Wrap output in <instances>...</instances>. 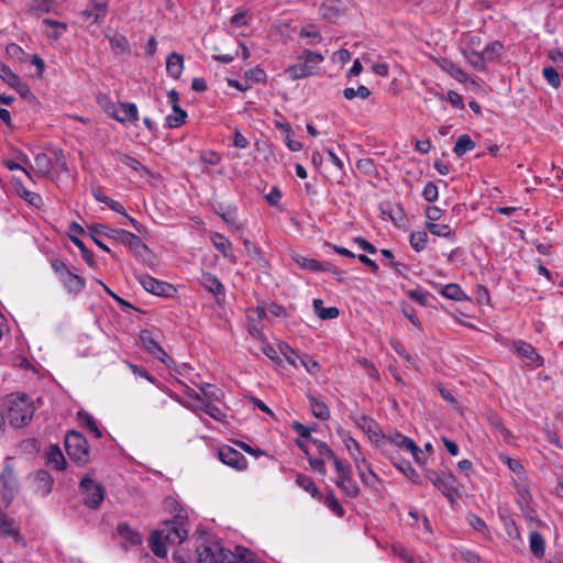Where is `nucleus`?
<instances>
[{
  "label": "nucleus",
  "instance_id": "1",
  "mask_svg": "<svg viewBox=\"0 0 563 563\" xmlns=\"http://www.w3.org/2000/svg\"><path fill=\"white\" fill-rule=\"evenodd\" d=\"M187 536V530L179 521L166 520L158 530L152 533L150 539L151 549L156 556L164 558L167 554L168 545L183 543Z\"/></svg>",
  "mask_w": 563,
  "mask_h": 563
},
{
  "label": "nucleus",
  "instance_id": "2",
  "mask_svg": "<svg viewBox=\"0 0 563 563\" xmlns=\"http://www.w3.org/2000/svg\"><path fill=\"white\" fill-rule=\"evenodd\" d=\"M34 415V406L24 394H11L7 399V420L13 428L26 426Z\"/></svg>",
  "mask_w": 563,
  "mask_h": 563
},
{
  "label": "nucleus",
  "instance_id": "3",
  "mask_svg": "<svg viewBox=\"0 0 563 563\" xmlns=\"http://www.w3.org/2000/svg\"><path fill=\"white\" fill-rule=\"evenodd\" d=\"M87 230L93 242L106 252H110V249L101 242L100 236H109V239H113L131 245L139 244L141 242L137 235L122 229H112L106 224H89L87 225Z\"/></svg>",
  "mask_w": 563,
  "mask_h": 563
},
{
  "label": "nucleus",
  "instance_id": "4",
  "mask_svg": "<svg viewBox=\"0 0 563 563\" xmlns=\"http://www.w3.org/2000/svg\"><path fill=\"white\" fill-rule=\"evenodd\" d=\"M323 59L324 58L321 54L305 49L299 57V63L289 66L286 69V75L291 80L312 76L317 73L318 66L323 62Z\"/></svg>",
  "mask_w": 563,
  "mask_h": 563
},
{
  "label": "nucleus",
  "instance_id": "5",
  "mask_svg": "<svg viewBox=\"0 0 563 563\" xmlns=\"http://www.w3.org/2000/svg\"><path fill=\"white\" fill-rule=\"evenodd\" d=\"M65 448L68 456L77 464L85 465L89 462L88 442L81 433L68 432L65 438Z\"/></svg>",
  "mask_w": 563,
  "mask_h": 563
},
{
  "label": "nucleus",
  "instance_id": "6",
  "mask_svg": "<svg viewBox=\"0 0 563 563\" xmlns=\"http://www.w3.org/2000/svg\"><path fill=\"white\" fill-rule=\"evenodd\" d=\"M19 485L14 475L10 459L5 460L4 467L0 474V499L4 507H8L18 493Z\"/></svg>",
  "mask_w": 563,
  "mask_h": 563
},
{
  "label": "nucleus",
  "instance_id": "7",
  "mask_svg": "<svg viewBox=\"0 0 563 563\" xmlns=\"http://www.w3.org/2000/svg\"><path fill=\"white\" fill-rule=\"evenodd\" d=\"M140 342L142 347L152 356L159 360L163 364L169 366L172 363L170 356L159 345L157 335L152 330H142L140 332Z\"/></svg>",
  "mask_w": 563,
  "mask_h": 563
},
{
  "label": "nucleus",
  "instance_id": "8",
  "mask_svg": "<svg viewBox=\"0 0 563 563\" xmlns=\"http://www.w3.org/2000/svg\"><path fill=\"white\" fill-rule=\"evenodd\" d=\"M80 490L84 495V503L89 508H98L104 499V488L89 476L80 482Z\"/></svg>",
  "mask_w": 563,
  "mask_h": 563
},
{
  "label": "nucleus",
  "instance_id": "9",
  "mask_svg": "<svg viewBox=\"0 0 563 563\" xmlns=\"http://www.w3.org/2000/svg\"><path fill=\"white\" fill-rule=\"evenodd\" d=\"M427 478L432 485L442 492V494L451 501L454 500V495L459 490V485L455 476L451 473L440 475L433 471L428 472Z\"/></svg>",
  "mask_w": 563,
  "mask_h": 563
},
{
  "label": "nucleus",
  "instance_id": "10",
  "mask_svg": "<svg viewBox=\"0 0 563 563\" xmlns=\"http://www.w3.org/2000/svg\"><path fill=\"white\" fill-rule=\"evenodd\" d=\"M198 563H225L229 560L231 552L225 551L218 543L206 545L202 549H197Z\"/></svg>",
  "mask_w": 563,
  "mask_h": 563
},
{
  "label": "nucleus",
  "instance_id": "11",
  "mask_svg": "<svg viewBox=\"0 0 563 563\" xmlns=\"http://www.w3.org/2000/svg\"><path fill=\"white\" fill-rule=\"evenodd\" d=\"M220 461L238 471H244L247 467V460L245 456L231 446H222L218 451Z\"/></svg>",
  "mask_w": 563,
  "mask_h": 563
},
{
  "label": "nucleus",
  "instance_id": "12",
  "mask_svg": "<svg viewBox=\"0 0 563 563\" xmlns=\"http://www.w3.org/2000/svg\"><path fill=\"white\" fill-rule=\"evenodd\" d=\"M139 280L146 291L157 296L168 297L175 291L170 284L157 280L150 275H141Z\"/></svg>",
  "mask_w": 563,
  "mask_h": 563
},
{
  "label": "nucleus",
  "instance_id": "13",
  "mask_svg": "<svg viewBox=\"0 0 563 563\" xmlns=\"http://www.w3.org/2000/svg\"><path fill=\"white\" fill-rule=\"evenodd\" d=\"M195 400L201 402V405H195L190 402H183V405L190 410L198 412L203 411L214 420L221 421L224 417V413L219 409L217 406L210 404V402H203L201 395L192 391V394H189Z\"/></svg>",
  "mask_w": 563,
  "mask_h": 563
},
{
  "label": "nucleus",
  "instance_id": "14",
  "mask_svg": "<svg viewBox=\"0 0 563 563\" xmlns=\"http://www.w3.org/2000/svg\"><path fill=\"white\" fill-rule=\"evenodd\" d=\"M82 15L90 24L101 23L107 15V2L104 0H92L82 11Z\"/></svg>",
  "mask_w": 563,
  "mask_h": 563
},
{
  "label": "nucleus",
  "instance_id": "15",
  "mask_svg": "<svg viewBox=\"0 0 563 563\" xmlns=\"http://www.w3.org/2000/svg\"><path fill=\"white\" fill-rule=\"evenodd\" d=\"M514 349L516 353L527 362L528 365L539 367L542 365V357L538 354L536 349L523 341H518L514 343Z\"/></svg>",
  "mask_w": 563,
  "mask_h": 563
},
{
  "label": "nucleus",
  "instance_id": "16",
  "mask_svg": "<svg viewBox=\"0 0 563 563\" xmlns=\"http://www.w3.org/2000/svg\"><path fill=\"white\" fill-rule=\"evenodd\" d=\"M265 316L266 312L263 307L251 308L246 312L247 331L255 339H260L262 336V328L260 327V323Z\"/></svg>",
  "mask_w": 563,
  "mask_h": 563
},
{
  "label": "nucleus",
  "instance_id": "17",
  "mask_svg": "<svg viewBox=\"0 0 563 563\" xmlns=\"http://www.w3.org/2000/svg\"><path fill=\"white\" fill-rule=\"evenodd\" d=\"M60 280L64 287L67 289L68 294L71 295H78L86 286L85 278L74 274L68 269H65V272L62 274Z\"/></svg>",
  "mask_w": 563,
  "mask_h": 563
},
{
  "label": "nucleus",
  "instance_id": "18",
  "mask_svg": "<svg viewBox=\"0 0 563 563\" xmlns=\"http://www.w3.org/2000/svg\"><path fill=\"white\" fill-rule=\"evenodd\" d=\"M201 285L207 289L208 291L212 292L218 301L224 298V287L222 283L219 280L218 277L210 273H202Z\"/></svg>",
  "mask_w": 563,
  "mask_h": 563
},
{
  "label": "nucleus",
  "instance_id": "19",
  "mask_svg": "<svg viewBox=\"0 0 563 563\" xmlns=\"http://www.w3.org/2000/svg\"><path fill=\"white\" fill-rule=\"evenodd\" d=\"M462 54L473 68L478 71L486 70L487 59L485 54L472 47L462 48Z\"/></svg>",
  "mask_w": 563,
  "mask_h": 563
},
{
  "label": "nucleus",
  "instance_id": "20",
  "mask_svg": "<svg viewBox=\"0 0 563 563\" xmlns=\"http://www.w3.org/2000/svg\"><path fill=\"white\" fill-rule=\"evenodd\" d=\"M211 241H212V244L213 246L222 253V255L228 258L231 263H235L236 262V257L235 255L232 253V243L230 242L229 239H227L223 234L221 233H213L211 235Z\"/></svg>",
  "mask_w": 563,
  "mask_h": 563
},
{
  "label": "nucleus",
  "instance_id": "21",
  "mask_svg": "<svg viewBox=\"0 0 563 563\" xmlns=\"http://www.w3.org/2000/svg\"><path fill=\"white\" fill-rule=\"evenodd\" d=\"M53 488V478L48 472L40 470L34 475V489L37 494L46 496Z\"/></svg>",
  "mask_w": 563,
  "mask_h": 563
},
{
  "label": "nucleus",
  "instance_id": "22",
  "mask_svg": "<svg viewBox=\"0 0 563 563\" xmlns=\"http://www.w3.org/2000/svg\"><path fill=\"white\" fill-rule=\"evenodd\" d=\"M438 65L443 71L449 74L459 82L464 84L468 80V75L452 60L448 58H442L438 62Z\"/></svg>",
  "mask_w": 563,
  "mask_h": 563
},
{
  "label": "nucleus",
  "instance_id": "23",
  "mask_svg": "<svg viewBox=\"0 0 563 563\" xmlns=\"http://www.w3.org/2000/svg\"><path fill=\"white\" fill-rule=\"evenodd\" d=\"M54 164L45 153H38L34 158V166L30 165L42 177H51Z\"/></svg>",
  "mask_w": 563,
  "mask_h": 563
},
{
  "label": "nucleus",
  "instance_id": "24",
  "mask_svg": "<svg viewBox=\"0 0 563 563\" xmlns=\"http://www.w3.org/2000/svg\"><path fill=\"white\" fill-rule=\"evenodd\" d=\"M117 531L120 538L124 541V547L128 544L139 545L142 542L141 534L126 523H119Z\"/></svg>",
  "mask_w": 563,
  "mask_h": 563
},
{
  "label": "nucleus",
  "instance_id": "25",
  "mask_svg": "<svg viewBox=\"0 0 563 563\" xmlns=\"http://www.w3.org/2000/svg\"><path fill=\"white\" fill-rule=\"evenodd\" d=\"M343 443L350 456L354 461L355 466H360V464H364V466H366V460L360 450L358 442L354 438L346 435L343 438Z\"/></svg>",
  "mask_w": 563,
  "mask_h": 563
},
{
  "label": "nucleus",
  "instance_id": "26",
  "mask_svg": "<svg viewBox=\"0 0 563 563\" xmlns=\"http://www.w3.org/2000/svg\"><path fill=\"white\" fill-rule=\"evenodd\" d=\"M218 214L232 231H241L243 229V224L238 219L236 208L231 206L221 208Z\"/></svg>",
  "mask_w": 563,
  "mask_h": 563
},
{
  "label": "nucleus",
  "instance_id": "27",
  "mask_svg": "<svg viewBox=\"0 0 563 563\" xmlns=\"http://www.w3.org/2000/svg\"><path fill=\"white\" fill-rule=\"evenodd\" d=\"M46 463L57 471H63L66 465V460L57 445H51L45 453Z\"/></svg>",
  "mask_w": 563,
  "mask_h": 563
},
{
  "label": "nucleus",
  "instance_id": "28",
  "mask_svg": "<svg viewBox=\"0 0 563 563\" xmlns=\"http://www.w3.org/2000/svg\"><path fill=\"white\" fill-rule=\"evenodd\" d=\"M184 69V58L178 53H170L166 60V70L175 79L179 78Z\"/></svg>",
  "mask_w": 563,
  "mask_h": 563
},
{
  "label": "nucleus",
  "instance_id": "29",
  "mask_svg": "<svg viewBox=\"0 0 563 563\" xmlns=\"http://www.w3.org/2000/svg\"><path fill=\"white\" fill-rule=\"evenodd\" d=\"M115 157L119 162H121L126 167L137 172L141 176H150L151 172L147 167L141 164L135 157L130 156L124 153H117Z\"/></svg>",
  "mask_w": 563,
  "mask_h": 563
},
{
  "label": "nucleus",
  "instance_id": "30",
  "mask_svg": "<svg viewBox=\"0 0 563 563\" xmlns=\"http://www.w3.org/2000/svg\"><path fill=\"white\" fill-rule=\"evenodd\" d=\"M98 103L107 114L115 119L118 122L125 123V118H121L119 114L120 103L117 104L112 102L106 95L98 97Z\"/></svg>",
  "mask_w": 563,
  "mask_h": 563
},
{
  "label": "nucleus",
  "instance_id": "31",
  "mask_svg": "<svg viewBox=\"0 0 563 563\" xmlns=\"http://www.w3.org/2000/svg\"><path fill=\"white\" fill-rule=\"evenodd\" d=\"M529 547H530V551L532 552V554L536 558L541 559L544 555L545 542H544L543 537L539 532H537V531L530 532Z\"/></svg>",
  "mask_w": 563,
  "mask_h": 563
},
{
  "label": "nucleus",
  "instance_id": "32",
  "mask_svg": "<svg viewBox=\"0 0 563 563\" xmlns=\"http://www.w3.org/2000/svg\"><path fill=\"white\" fill-rule=\"evenodd\" d=\"M313 309L316 314L322 320H331L339 316L336 307L324 308L321 299H313Z\"/></svg>",
  "mask_w": 563,
  "mask_h": 563
},
{
  "label": "nucleus",
  "instance_id": "33",
  "mask_svg": "<svg viewBox=\"0 0 563 563\" xmlns=\"http://www.w3.org/2000/svg\"><path fill=\"white\" fill-rule=\"evenodd\" d=\"M309 405L312 415L320 420H328L330 418V410L328 406L316 397H309Z\"/></svg>",
  "mask_w": 563,
  "mask_h": 563
},
{
  "label": "nucleus",
  "instance_id": "34",
  "mask_svg": "<svg viewBox=\"0 0 563 563\" xmlns=\"http://www.w3.org/2000/svg\"><path fill=\"white\" fill-rule=\"evenodd\" d=\"M292 261L302 269L309 272H319L321 263L313 258H308L299 253L291 254Z\"/></svg>",
  "mask_w": 563,
  "mask_h": 563
},
{
  "label": "nucleus",
  "instance_id": "35",
  "mask_svg": "<svg viewBox=\"0 0 563 563\" xmlns=\"http://www.w3.org/2000/svg\"><path fill=\"white\" fill-rule=\"evenodd\" d=\"M336 485L341 487V489L349 496V497H356L358 495V486L357 484L352 479L351 475H344L339 478H336Z\"/></svg>",
  "mask_w": 563,
  "mask_h": 563
},
{
  "label": "nucleus",
  "instance_id": "36",
  "mask_svg": "<svg viewBox=\"0 0 563 563\" xmlns=\"http://www.w3.org/2000/svg\"><path fill=\"white\" fill-rule=\"evenodd\" d=\"M78 419L79 422L86 429H88V431L91 432L97 439H100L102 437L101 430L98 428L93 417L90 413L86 411H80L78 412Z\"/></svg>",
  "mask_w": 563,
  "mask_h": 563
},
{
  "label": "nucleus",
  "instance_id": "37",
  "mask_svg": "<svg viewBox=\"0 0 563 563\" xmlns=\"http://www.w3.org/2000/svg\"><path fill=\"white\" fill-rule=\"evenodd\" d=\"M475 148V143L472 141V139L467 134H462L457 137L453 152L456 154V156L461 157L466 152H470Z\"/></svg>",
  "mask_w": 563,
  "mask_h": 563
},
{
  "label": "nucleus",
  "instance_id": "38",
  "mask_svg": "<svg viewBox=\"0 0 563 563\" xmlns=\"http://www.w3.org/2000/svg\"><path fill=\"white\" fill-rule=\"evenodd\" d=\"M15 188L20 197L30 205L38 207L42 205V198L38 194L27 190L21 181H15Z\"/></svg>",
  "mask_w": 563,
  "mask_h": 563
},
{
  "label": "nucleus",
  "instance_id": "39",
  "mask_svg": "<svg viewBox=\"0 0 563 563\" xmlns=\"http://www.w3.org/2000/svg\"><path fill=\"white\" fill-rule=\"evenodd\" d=\"M441 294L448 298L455 301L465 300L467 297L462 288L457 284H448L441 289Z\"/></svg>",
  "mask_w": 563,
  "mask_h": 563
},
{
  "label": "nucleus",
  "instance_id": "40",
  "mask_svg": "<svg viewBox=\"0 0 563 563\" xmlns=\"http://www.w3.org/2000/svg\"><path fill=\"white\" fill-rule=\"evenodd\" d=\"M110 46L117 54L129 53L130 46L125 36L121 34H114L109 37Z\"/></svg>",
  "mask_w": 563,
  "mask_h": 563
},
{
  "label": "nucleus",
  "instance_id": "41",
  "mask_svg": "<svg viewBox=\"0 0 563 563\" xmlns=\"http://www.w3.org/2000/svg\"><path fill=\"white\" fill-rule=\"evenodd\" d=\"M0 533L3 536H16L18 529L13 519L9 518L0 509Z\"/></svg>",
  "mask_w": 563,
  "mask_h": 563
},
{
  "label": "nucleus",
  "instance_id": "42",
  "mask_svg": "<svg viewBox=\"0 0 563 563\" xmlns=\"http://www.w3.org/2000/svg\"><path fill=\"white\" fill-rule=\"evenodd\" d=\"M122 112L121 118H125L126 121L136 122L139 120V111L135 103L122 102L119 107V113Z\"/></svg>",
  "mask_w": 563,
  "mask_h": 563
},
{
  "label": "nucleus",
  "instance_id": "43",
  "mask_svg": "<svg viewBox=\"0 0 563 563\" xmlns=\"http://www.w3.org/2000/svg\"><path fill=\"white\" fill-rule=\"evenodd\" d=\"M225 563H256L254 561V555L246 549L238 548L236 554L230 555L229 560Z\"/></svg>",
  "mask_w": 563,
  "mask_h": 563
},
{
  "label": "nucleus",
  "instance_id": "44",
  "mask_svg": "<svg viewBox=\"0 0 563 563\" xmlns=\"http://www.w3.org/2000/svg\"><path fill=\"white\" fill-rule=\"evenodd\" d=\"M279 353L285 357V360L292 365L294 367L298 366V362H300V356L285 342L278 343Z\"/></svg>",
  "mask_w": 563,
  "mask_h": 563
},
{
  "label": "nucleus",
  "instance_id": "45",
  "mask_svg": "<svg viewBox=\"0 0 563 563\" xmlns=\"http://www.w3.org/2000/svg\"><path fill=\"white\" fill-rule=\"evenodd\" d=\"M187 118V113L181 109H173V113L166 117V125L170 129L180 126Z\"/></svg>",
  "mask_w": 563,
  "mask_h": 563
},
{
  "label": "nucleus",
  "instance_id": "46",
  "mask_svg": "<svg viewBox=\"0 0 563 563\" xmlns=\"http://www.w3.org/2000/svg\"><path fill=\"white\" fill-rule=\"evenodd\" d=\"M390 443L395 446L399 448L404 451H409L410 449H415V442L410 438L402 435L400 433H395L388 438Z\"/></svg>",
  "mask_w": 563,
  "mask_h": 563
},
{
  "label": "nucleus",
  "instance_id": "47",
  "mask_svg": "<svg viewBox=\"0 0 563 563\" xmlns=\"http://www.w3.org/2000/svg\"><path fill=\"white\" fill-rule=\"evenodd\" d=\"M321 14L329 21H335L342 15V11L335 5L333 1L323 3L320 8Z\"/></svg>",
  "mask_w": 563,
  "mask_h": 563
},
{
  "label": "nucleus",
  "instance_id": "48",
  "mask_svg": "<svg viewBox=\"0 0 563 563\" xmlns=\"http://www.w3.org/2000/svg\"><path fill=\"white\" fill-rule=\"evenodd\" d=\"M300 36L308 40L307 44L316 45L321 42L322 36L318 29L313 25H308L301 29Z\"/></svg>",
  "mask_w": 563,
  "mask_h": 563
},
{
  "label": "nucleus",
  "instance_id": "49",
  "mask_svg": "<svg viewBox=\"0 0 563 563\" xmlns=\"http://www.w3.org/2000/svg\"><path fill=\"white\" fill-rule=\"evenodd\" d=\"M426 225L433 235L441 238H451L453 235V231L448 224L428 222Z\"/></svg>",
  "mask_w": 563,
  "mask_h": 563
},
{
  "label": "nucleus",
  "instance_id": "50",
  "mask_svg": "<svg viewBox=\"0 0 563 563\" xmlns=\"http://www.w3.org/2000/svg\"><path fill=\"white\" fill-rule=\"evenodd\" d=\"M428 242V234L424 231L412 232L410 235V245L417 252L424 250Z\"/></svg>",
  "mask_w": 563,
  "mask_h": 563
},
{
  "label": "nucleus",
  "instance_id": "51",
  "mask_svg": "<svg viewBox=\"0 0 563 563\" xmlns=\"http://www.w3.org/2000/svg\"><path fill=\"white\" fill-rule=\"evenodd\" d=\"M369 95H371V91L365 86H358L357 89L349 87L343 90V96L347 100H352L355 97H358L361 99H367L369 97Z\"/></svg>",
  "mask_w": 563,
  "mask_h": 563
},
{
  "label": "nucleus",
  "instance_id": "52",
  "mask_svg": "<svg viewBox=\"0 0 563 563\" xmlns=\"http://www.w3.org/2000/svg\"><path fill=\"white\" fill-rule=\"evenodd\" d=\"M69 240L80 250L81 256L85 260V262L89 266H92L95 263L93 254L85 246L84 242L79 238L74 235H69Z\"/></svg>",
  "mask_w": 563,
  "mask_h": 563
},
{
  "label": "nucleus",
  "instance_id": "53",
  "mask_svg": "<svg viewBox=\"0 0 563 563\" xmlns=\"http://www.w3.org/2000/svg\"><path fill=\"white\" fill-rule=\"evenodd\" d=\"M296 483L311 496L314 497L318 494V488L309 476L299 474L296 478Z\"/></svg>",
  "mask_w": 563,
  "mask_h": 563
},
{
  "label": "nucleus",
  "instance_id": "54",
  "mask_svg": "<svg viewBox=\"0 0 563 563\" xmlns=\"http://www.w3.org/2000/svg\"><path fill=\"white\" fill-rule=\"evenodd\" d=\"M542 74L547 81L549 82V85H551L553 88H558L561 85L559 73L554 67H544Z\"/></svg>",
  "mask_w": 563,
  "mask_h": 563
},
{
  "label": "nucleus",
  "instance_id": "55",
  "mask_svg": "<svg viewBox=\"0 0 563 563\" xmlns=\"http://www.w3.org/2000/svg\"><path fill=\"white\" fill-rule=\"evenodd\" d=\"M29 7L36 13H44L51 11L53 2L51 0L30 1Z\"/></svg>",
  "mask_w": 563,
  "mask_h": 563
},
{
  "label": "nucleus",
  "instance_id": "56",
  "mask_svg": "<svg viewBox=\"0 0 563 563\" xmlns=\"http://www.w3.org/2000/svg\"><path fill=\"white\" fill-rule=\"evenodd\" d=\"M0 78L7 82L9 86H11L16 79L19 78L18 75H15L10 67L4 65L2 62H0Z\"/></svg>",
  "mask_w": 563,
  "mask_h": 563
},
{
  "label": "nucleus",
  "instance_id": "57",
  "mask_svg": "<svg viewBox=\"0 0 563 563\" xmlns=\"http://www.w3.org/2000/svg\"><path fill=\"white\" fill-rule=\"evenodd\" d=\"M518 498L517 501L520 507L529 506L531 504L532 497L529 489L525 485L518 486Z\"/></svg>",
  "mask_w": 563,
  "mask_h": 563
},
{
  "label": "nucleus",
  "instance_id": "58",
  "mask_svg": "<svg viewBox=\"0 0 563 563\" xmlns=\"http://www.w3.org/2000/svg\"><path fill=\"white\" fill-rule=\"evenodd\" d=\"M520 508L525 519L530 523L531 527H537L538 525H540V520L537 516V512L530 505Z\"/></svg>",
  "mask_w": 563,
  "mask_h": 563
},
{
  "label": "nucleus",
  "instance_id": "59",
  "mask_svg": "<svg viewBox=\"0 0 563 563\" xmlns=\"http://www.w3.org/2000/svg\"><path fill=\"white\" fill-rule=\"evenodd\" d=\"M408 297L423 306L428 303L429 294L421 289H410L407 292Z\"/></svg>",
  "mask_w": 563,
  "mask_h": 563
},
{
  "label": "nucleus",
  "instance_id": "60",
  "mask_svg": "<svg viewBox=\"0 0 563 563\" xmlns=\"http://www.w3.org/2000/svg\"><path fill=\"white\" fill-rule=\"evenodd\" d=\"M439 192L438 187L433 183H428L422 191V197L429 201L433 202L438 199Z\"/></svg>",
  "mask_w": 563,
  "mask_h": 563
},
{
  "label": "nucleus",
  "instance_id": "61",
  "mask_svg": "<svg viewBox=\"0 0 563 563\" xmlns=\"http://www.w3.org/2000/svg\"><path fill=\"white\" fill-rule=\"evenodd\" d=\"M503 46L498 42L490 43L484 47L482 51L485 54V57L488 60H492L496 55H498L501 51Z\"/></svg>",
  "mask_w": 563,
  "mask_h": 563
},
{
  "label": "nucleus",
  "instance_id": "62",
  "mask_svg": "<svg viewBox=\"0 0 563 563\" xmlns=\"http://www.w3.org/2000/svg\"><path fill=\"white\" fill-rule=\"evenodd\" d=\"M10 87L13 88L23 98H30L33 96L29 86L22 81L20 77Z\"/></svg>",
  "mask_w": 563,
  "mask_h": 563
},
{
  "label": "nucleus",
  "instance_id": "63",
  "mask_svg": "<svg viewBox=\"0 0 563 563\" xmlns=\"http://www.w3.org/2000/svg\"><path fill=\"white\" fill-rule=\"evenodd\" d=\"M325 504L332 512H334L339 517H343L344 509L333 495L327 497Z\"/></svg>",
  "mask_w": 563,
  "mask_h": 563
},
{
  "label": "nucleus",
  "instance_id": "64",
  "mask_svg": "<svg viewBox=\"0 0 563 563\" xmlns=\"http://www.w3.org/2000/svg\"><path fill=\"white\" fill-rule=\"evenodd\" d=\"M245 76L247 79H251L255 82H264L266 80V74L260 67H255V68L247 70L245 73Z\"/></svg>",
  "mask_w": 563,
  "mask_h": 563
}]
</instances>
